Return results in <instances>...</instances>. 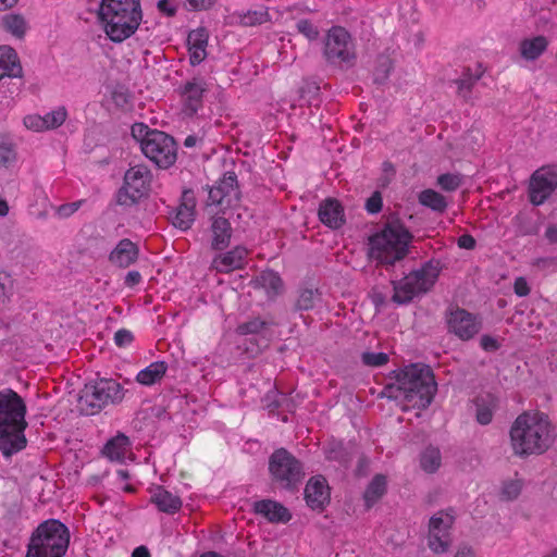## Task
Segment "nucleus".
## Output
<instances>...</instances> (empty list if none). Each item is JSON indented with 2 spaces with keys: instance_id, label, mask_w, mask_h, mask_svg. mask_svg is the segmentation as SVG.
I'll return each mask as SVG.
<instances>
[{
  "instance_id": "0e129e2a",
  "label": "nucleus",
  "mask_w": 557,
  "mask_h": 557,
  "mask_svg": "<svg viewBox=\"0 0 557 557\" xmlns=\"http://www.w3.org/2000/svg\"><path fill=\"white\" fill-rule=\"evenodd\" d=\"M141 282V274L138 271H129L124 280L127 287H134Z\"/></svg>"
},
{
  "instance_id": "423d86ee",
  "label": "nucleus",
  "mask_w": 557,
  "mask_h": 557,
  "mask_svg": "<svg viewBox=\"0 0 557 557\" xmlns=\"http://www.w3.org/2000/svg\"><path fill=\"white\" fill-rule=\"evenodd\" d=\"M70 537L64 523L57 519L46 520L32 533L26 557H64Z\"/></svg>"
},
{
  "instance_id": "774afa93",
  "label": "nucleus",
  "mask_w": 557,
  "mask_h": 557,
  "mask_svg": "<svg viewBox=\"0 0 557 557\" xmlns=\"http://www.w3.org/2000/svg\"><path fill=\"white\" fill-rule=\"evenodd\" d=\"M133 557H150V554L145 546H139L134 549Z\"/></svg>"
},
{
  "instance_id": "cd10ccee",
  "label": "nucleus",
  "mask_w": 557,
  "mask_h": 557,
  "mask_svg": "<svg viewBox=\"0 0 557 557\" xmlns=\"http://www.w3.org/2000/svg\"><path fill=\"white\" fill-rule=\"evenodd\" d=\"M212 231V248L215 250H223L230 244L232 237L231 223L222 216L213 220L211 225Z\"/></svg>"
},
{
  "instance_id": "ea45409f",
  "label": "nucleus",
  "mask_w": 557,
  "mask_h": 557,
  "mask_svg": "<svg viewBox=\"0 0 557 557\" xmlns=\"http://www.w3.org/2000/svg\"><path fill=\"white\" fill-rule=\"evenodd\" d=\"M493 401L485 403L484 400L478 399L476 401V421L482 425H487L493 420L494 414Z\"/></svg>"
},
{
  "instance_id": "864d4df0",
  "label": "nucleus",
  "mask_w": 557,
  "mask_h": 557,
  "mask_svg": "<svg viewBox=\"0 0 557 557\" xmlns=\"http://www.w3.org/2000/svg\"><path fill=\"white\" fill-rule=\"evenodd\" d=\"M383 207V199L380 191H374L367 200L366 202V210L371 213L375 214L379 213L382 210Z\"/></svg>"
},
{
  "instance_id": "c9c22d12",
  "label": "nucleus",
  "mask_w": 557,
  "mask_h": 557,
  "mask_svg": "<svg viewBox=\"0 0 557 557\" xmlns=\"http://www.w3.org/2000/svg\"><path fill=\"white\" fill-rule=\"evenodd\" d=\"M441 461L442 457L440 449L432 446L425 448L420 457L421 468L428 473L435 472L440 468Z\"/></svg>"
},
{
  "instance_id": "2eb2a0df",
  "label": "nucleus",
  "mask_w": 557,
  "mask_h": 557,
  "mask_svg": "<svg viewBox=\"0 0 557 557\" xmlns=\"http://www.w3.org/2000/svg\"><path fill=\"white\" fill-rule=\"evenodd\" d=\"M455 522L453 509L440 510L429 521L428 545L434 554L446 553L451 545L450 530Z\"/></svg>"
},
{
  "instance_id": "5701e85b",
  "label": "nucleus",
  "mask_w": 557,
  "mask_h": 557,
  "mask_svg": "<svg viewBox=\"0 0 557 557\" xmlns=\"http://www.w3.org/2000/svg\"><path fill=\"white\" fill-rule=\"evenodd\" d=\"M319 220L326 226L337 230L345 223L344 208L337 199L323 200L318 210Z\"/></svg>"
},
{
  "instance_id": "e2e57ef3",
  "label": "nucleus",
  "mask_w": 557,
  "mask_h": 557,
  "mask_svg": "<svg viewBox=\"0 0 557 557\" xmlns=\"http://www.w3.org/2000/svg\"><path fill=\"white\" fill-rule=\"evenodd\" d=\"M458 247L463 249H473L475 247V239L470 234H463L461 235L457 240Z\"/></svg>"
},
{
  "instance_id": "052dcab7",
  "label": "nucleus",
  "mask_w": 557,
  "mask_h": 557,
  "mask_svg": "<svg viewBox=\"0 0 557 557\" xmlns=\"http://www.w3.org/2000/svg\"><path fill=\"white\" fill-rule=\"evenodd\" d=\"M480 346L485 351H495L499 348L497 339L490 335H483L481 337Z\"/></svg>"
},
{
  "instance_id": "a878e982",
  "label": "nucleus",
  "mask_w": 557,
  "mask_h": 557,
  "mask_svg": "<svg viewBox=\"0 0 557 557\" xmlns=\"http://www.w3.org/2000/svg\"><path fill=\"white\" fill-rule=\"evenodd\" d=\"M22 72L16 51L9 46H0V81L5 77H20Z\"/></svg>"
},
{
  "instance_id": "412c9836",
  "label": "nucleus",
  "mask_w": 557,
  "mask_h": 557,
  "mask_svg": "<svg viewBox=\"0 0 557 557\" xmlns=\"http://www.w3.org/2000/svg\"><path fill=\"white\" fill-rule=\"evenodd\" d=\"M248 250L243 246H236L232 250L216 256L211 267L221 273H230L245 265Z\"/></svg>"
},
{
  "instance_id": "aec40b11",
  "label": "nucleus",
  "mask_w": 557,
  "mask_h": 557,
  "mask_svg": "<svg viewBox=\"0 0 557 557\" xmlns=\"http://www.w3.org/2000/svg\"><path fill=\"white\" fill-rule=\"evenodd\" d=\"M149 494L150 503L153 504L160 512L175 515L183 506L181 497L168 491L163 485L150 486Z\"/></svg>"
},
{
  "instance_id": "de8ad7c7",
  "label": "nucleus",
  "mask_w": 557,
  "mask_h": 557,
  "mask_svg": "<svg viewBox=\"0 0 557 557\" xmlns=\"http://www.w3.org/2000/svg\"><path fill=\"white\" fill-rule=\"evenodd\" d=\"M362 362L370 367H381L387 363L388 356L385 352H363Z\"/></svg>"
},
{
  "instance_id": "09e8293b",
  "label": "nucleus",
  "mask_w": 557,
  "mask_h": 557,
  "mask_svg": "<svg viewBox=\"0 0 557 557\" xmlns=\"http://www.w3.org/2000/svg\"><path fill=\"white\" fill-rule=\"evenodd\" d=\"M521 483L517 480L505 482L502 488V497L506 500H512L519 496Z\"/></svg>"
},
{
  "instance_id": "7ed1b4c3",
  "label": "nucleus",
  "mask_w": 557,
  "mask_h": 557,
  "mask_svg": "<svg viewBox=\"0 0 557 557\" xmlns=\"http://www.w3.org/2000/svg\"><path fill=\"white\" fill-rule=\"evenodd\" d=\"M395 384L403 397L404 409L428 408L437 391V384L432 369L423 363H412L398 370L395 375Z\"/></svg>"
},
{
  "instance_id": "dca6fc26",
  "label": "nucleus",
  "mask_w": 557,
  "mask_h": 557,
  "mask_svg": "<svg viewBox=\"0 0 557 557\" xmlns=\"http://www.w3.org/2000/svg\"><path fill=\"white\" fill-rule=\"evenodd\" d=\"M557 188V168L543 166L530 178L529 200L534 206L543 205Z\"/></svg>"
},
{
  "instance_id": "9b49d317",
  "label": "nucleus",
  "mask_w": 557,
  "mask_h": 557,
  "mask_svg": "<svg viewBox=\"0 0 557 557\" xmlns=\"http://www.w3.org/2000/svg\"><path fill=\"white\" fill-rule=\"evenodd\" d=\"M323 58L329 65L351 67L357 60L356 46L349 32L342 26H332L323 39Z\"/></svg>"
},
{
  "instance_id": "f8f14e48",
  "label": "nucleus",
  "mask_w": 557,
  "mask_h": 557,
  "mask_svg": "<svg viewBox=\"0 0 557 557\" xmlns=\"http://www.w3.org/2000/svg\"><path fill=\"white\" fill-rule=\"evenodd\" d=\"M269 472L274 483L289 491L297 488L305 476L302 463L285 448L271 454Z\"/></svg>"
},
{
  "instance_id": "c85d7f7f",
  "label": "nucleus",
  "mask_w": 557,
  "mask_h": 557,
  "mask_svg": "<svg viewBox=\"0 0 557 557\" xmlns=\"http://www.w3.org/2000/svg\"><path fill=\"white\" fill-rule=\"evenodd\" d=\"M548 47V40L545 36L539 35L532 38L523 39L519 45L520 54L528 61L539 59Z\"/></svg>"
},
{
  "instance_id": "bb28decb",
  "label": "nucleus",
  "mask_w": 557,
  "mask_h": 557,
  "mask_svg": "<svg viewBox=\"0 0 557 557\" xmlns=\"http://www.w3.org/2000/svg\"><path fill=\"white\" fill-rule=\"evenodd\" d=\"M131 445L128 436L117 433L106 443L102 448V455L111 461H122L129 451Z\"/></svg>"
},
{
  "instance_id": "37998d69",
  "label": "nucleus",
  "mask_w": 557,
  "mask_h": 557,
  "mask_svg": "<svg viewBox=\"0 0 557 557\" xmlns=\"http://www.w3.org/2000/svg\"><path fill=\"white\" fill-rule=\"evenodd\" d=\"M260 281L263 287L272 290L277 294L282 286L283 282L280 275L273 271L263 272L260 276Z\"/></svg>"
},
{
  "instance_id": "5fc2aeb1",
  "label": "nucleus",
  "mask_w": 557,
  "mask_h": 557,
  "mask_svg": "<svg viewBox=\"0 0 557 557\" xmlns=\"http://www.w3.org/2000/svg\"><path fill=\"white\" fill-rule=\"evenodd\" d=\"M209 201L211 205L230 206L231 201L225 197L224 194L214 185L209 190Z\"/></svg>"
},
{
  "instance_id": "a18cd8bd",
  "label": "nucleus",
  "mask_w": 557,
  "mask_h": 557,
  "mask_svg": "<svg viewBox=\"0 0 557 557\" xmlns=\"http://www.w3.org/2000/svg\"><path fill=\"white\" fill-rule=\"evenodd\" d=\"M268 21L265 11H248L240 17V24L244 26L261 25Z\"/></svg>"
},
{
  "instance_id": "7c9ffc66",
  "label": "nucleus",
  "mask_w": 557,
  "mask_h": 557,
  "mask_svg": "<svg viewBox=\"0 0 557 557\" xmlns=\"http://www.w3.org/2000/svg\"><path fill=\"white\" fill-rule=\"evenodd\" d=\"M168 370L164 361H154L140 370L136 375V382L145 386H151L162 380Z\"/></svg>"
},
{
  "instance_id": "b1692460",
  "label": "nucleus",
  "mask_w": 557,
  "mask_h": 557,
  "mask_svg": "<svg viewBox=\"0 0 557 557\" xmlns=\"http://www.w3.org/2000/svg\"><path fill=\"white\" fill-rule=\"evenodd\" d=\"M139 256L138 246L128 238L121 239L109 255V261L119 268H128Z\"/></svg>"
},
{
  "instance_id": "f03ea898",
  "label": "nucleus",
  "mask_w": 557,
  "mask_h": 557,
  "mask_svg": "<svg viewBox=\"0 0 557 557\" xmlns=\"http://www.w3.org/2000/svg\"><path fill=\"white\" fill-rule=\"evenodd\" d=\"M25 416L23 398L11 388L0 391V450L4 457H11L26 447Z\"/></svg>"
},
{
  "instance_id": "0eeeda50",
  "label": "nucleus",
  "mask_w": 557,
  "mask_h": 557,
  "mask_svg": "<svg viewBox=\"0 0 557 557\" xmlns=\"http://www.w3.org/2000/svg\"><path fill=\"white\" fill-rule=\"evenodd\" d=\"M126 391L113 379H100L84 386L78 398V408L86 416L99 413L108 406L123 401Z\"/></svg>"
},
{
  "instance_id": "9d476101",
  "label": "nucleus",
  "mask_w": 557,
  "mask_h": 557,
  "mask_svg": "<svg viewBox=\"0 0 557 557\" xmlns=\"http://www.w3.org/2000/svg\"><path fill=\"white\" fill-rule=\"evenodd\" d=\"M438 275V262L432 260L425 262L420 269L393 283V301L404 305L410 302L414 297L428 293L434 286Z\"/></svg>"
},
{
  "instance_id": "20e7f679",
  "label": "nucleus",
  "mask_w": 557,
  "mask_h": 557,
  "mask_svg": "<svg viewBox=\"0 0 557 557\" xmlns=\"http://www.w3.org/2000/svg\"><path fill=\"white\" fill-rule=\"evenodd\" d=\"M99 20L113 42L132 37L143 21L140 0H101Z\"/></svg>"
},
{
  "instance_id": "58836bf2",
  "label": "nucleus",
  "mask_w": 557,
  "mask_h": 557,
  "mask_svg": "<svg viewBox=\"0 0 557 557\" xmlns=\"http://www.w3.org/2000/svg\"><path fill=\"white\" fill-rule=\"evenodd\" d=\"M15 146L5 138H0V166L9 168L16 161Z\"/></svg>"
},
{
  "instance_id": "c756f323",
  "label": "nucleus",
  "mask_w": 557,
  "mask_h": 557,
  "mask_svg": "<svg viewBox=\"0 0 557 557\" xmlns=\"http://www.w3.org/2000/svg\"><path fill=\"white\" fill-rule=\"evenodd\" d=\"M195 206L194 198L185 196L173 216V225L183 231L190 228L195 221Z\"/></svg>"
},
{
  "instance_id": "a211bd4d",
  "label": "nucleus",
  "mask_w": 557,
  "mask_h": 557,
  "mask_svg": "<svg viewBox=\"0 0 557 557\" xmlns=\"http://www.w3.org/2000/svg\"><path fill=\"white\" fill-rule=\"evenodd\" d=\"M206 90L207 84L201 77H194L181 87L182 111L186 116H193L202 108Z\"/></svg>"
},
{
  "instance_id": "4468645a",
  "label": "nucleus",
  "mask_w": 557,
  "mask_h": 557,
  "mask_svg": "<svg viewBox=\"0 0 557 557\" xmlns=\"http://www.w3.org/2000/svg\"><path fill=\"white\" fill-rule=\"evenodd\" d=\"M144 154L161 169L173 165L177 157V147L174 138L164 132L154 129L141 143Z\"/></svg>"
},
{
  "instance_id": "473e14b6",
  "label": "nucleus",
  "mask_w": 557,
  "mask_h": 557,
  "mask_svg": "<svg viewBox=\"0 0 557 557\" xmlns=\"http://www.w3.org/2000/svg\"><path fill=\"white\" fill-rule=\"evenodd\" d=\"M419 202L436 212H444L447 208L445 197L434 189H424L419 194Z\"/></svg>"
},
{
  "instance_id": "49530a36",
  "label": "nucleus",
  "mask_w": 557,
  "mask_h": 557,
  "mask_svg": "<svg viewBox=\"0 0 557 557\" xmlns=\"http://www.w3.org/2000/svg\"><path fill=\"white\" fill-rule=\"evenodd\" d=\"M392 69V61L388 58L380 59L379 65L374 73V82L377 84H383L388 78Z\"/></svg>"
},
{
  "instance_id": "79ce46f5",
  "label": "nucleus",
  "mask_w": 557,
  "mask_h": 557,
  "mask_svg": "<svg viewBox=\"0 0 557 557\" xmlns=\"http://www.w3.org/2000/svg\"><path fill=\"white\" fill-rule=\"evenodd\" d=\"M269 325L267 321L259 318H253L247 322L240 323L237 326V333L240 335L258 334Z\"/></svg>"
},
{
  "instance_id": "2f4dec72",
  "label": "nucleus",
  "mask_w": 557,
  "mask_h": 557,
  "mask_svg": "<svg viewBox=\"0 0 557 557\" xmlns=\"http://www.w3.org/2000/svg\"><path fill=\"white\" fill-rule=\"evenodd\" d=\"M386 493V478L376 474L364 491L363 499L367 508H371Z\"/></svg>"
},
{
  "instance_id": "1a4fd4ad",
  "label": "nucleus",
  "mask_w": 557,
  "mask_h": 557,
  "mask_svg": "<svg viewBox=\"0 0 557 557\" xmlns=\"http://www.w3.org/2000/svg\"><path fill=\"white\" fill-rule=\"evenodd\" d=\"M438 275V262L432 260L425 262L420 269L393 283V301L404 305L410 302L414 297L428 293L434 286Z\"/></svg>"
},
{
  "instance_id": "4be33fe9",
  "label": "nucleus",
  "mask_w": 557,
  "mask_h": 557,
  "mask_svg": "<svg viewBox=\"0 0 557 557\" xmlns=\"http://www.w3.org/2000/svg\"><path fill=\"white\" fill-rule=\"evenodd\" d=\"M253 511L271 523H287L292 519L288 509L272 499H262L253 504Z\"/></svg>"
},
{
  "instance_id": "f704fd0d",
  "label": "nucleus",
  "mask_w": 557,
  "mask_h": 557,
  "mask_svg": "<svg viewBox=\"0 0 557 557\" xmlns=\"http://www.w3.org/2000/svg\"><path fill=\"white\" fill-rule=\"evenodd\" d=\"M320 301L321 294L318 289L304 288L299 292L295 308L300 311L312 310Z\"/></svg>"
},
{
  "instance_id": "a19ab883",
  "label": "nucleus",
  "mask_w": 557,
  "mask_h": 557,
  "mask_svg": "<svg viewBox=\"0 0 557 557\" xmlns=\"http://www.w3.org/2000/svg\"><path fill=\"white\" fill-rule=\"evenodd\" d=\"M67 116L66 109L64 107H60L51 112H48L44 115L46 131L53 129L61 126Z\"/></svg>"
},
{
  "instance_id": "ddd939ff",
  "label": "nucleus",
  "mask_w": 557,
  "mask_h": 557,
  "mask_svg": "<svg viewBox=\"0 0 557 557\" xmlns=\"http://www.w3.org/2000/svg\"><path fill=\"white\" fill-rule=\"evenodd\" d=\"M151 173L146 165L131 166L125 175L124 183L117 193V203L131 207L136 205L150 189Z\"/></svg>"
},
{
  "instance_id": "72a5a7b5",
  "label": "nucleus",
  "mask_w": 557,
  "mask_h": 557,
  "mask_svg": "<svg viewBox=\"0 0 557 557\" xmlns=\"http://www.w3.org/2000/svg\"><path fill=\"white\" fill-rule=\"evenodd\" d=\"M2 26L5 32L15 38L22 39L25 36L27 24L21 14H7L2 17Z\"/></svg>"
},
{
  "instance_id": "13d9d810",
  "label": "nucleus",
  "mask_w": 557,
  "mask_h": 557,
  "mask_svg": "<svg viewBox=\"0 0 557 557\" xmlns=\"http://www.w3.org/2000/svg\"><path fill=\"white\" fill-rule=\"evenodd\" d=\"M186 4L190 10L202 11L209 10L215 2V0H185Z\"/></svg>"
},
{
  "instance_id": "6e6552de",
  "label": "nucleus",
  "mask_w": 557,
  "mask_h": 557,
  "mask_svg": "<svg viewBox=\"0 0 557 557\" xmlns=\"http://www.w3.org/2000/svg\"><path fill=\"white\" fill-rule=\"evenodd\" d=\"M438 275V262L432 260L425 262L420 269L393 283V301L404 305L410 302L414 297L428 293L434 286Z\"/></svg>"
},
{
  "instance_id": "39448f33",
  "label": "nucleus",
  "mask_w": 557,
  "mask_h": 557,
  "mask_svg": "<svg viewBox=\"0 0 557 557\" xmlns=\"http://www.w3.org/2000/svg\"><path fill=\"white\" fill-rule=\"evenodd\" d=\"M412 234L400 223H388L369 238V256L381 264L393 265L408 253Z\"/></svg>"
},
{
  "instance_id": "338daca9",
  "label": "nucleus",
  "mask_w": 557,
  "mask_h": 557,
  "mask_svg": "<svg viewBox=\"0 0 557 557\" xmlns=\"http://www.w3.org/2000/svg\"><path fill=\"white\" fill-rule=\"evenodd\" d=\"M454 557H474V552L471 547L462 546L459 547Z\"/></svg>"
},
{
  "instance_id": "4d7b16f0",
  "label": "nucleus",
  "mask_w": 557,
  "mask_h": 557,
  "mask_svg": "<svg viewBox=\"0 0 557 557\" xmlns=\"http://www.w3.org/2000/svg\"><path fill=\"white\" fill-rule=\"evenodd\" d=\"M81 205H82L81 200L71 202V203L61 205L57 209V214L60 218H64V219L69 218L79 209Z\"/></svg>"
},
{
  "instance_id": "e433bc0d",
  "label": "nucleus",
  "mask_w": 557,
  "mask_h": 557,
  "mask_svg": "<svg viewBox=\"0 0 557 557\" xmlns=\"http://www.w3.org/2000/svg\"><path fill=\"white\" fill-rule=\"evenodd\" d=\"M215 186L225 195L230 201L238 198L237 177L234 172H227L215 183Z\"/></svg>"
},
{
  "instance_id": "bf43d9fd",
  "label": "nucleus",
  "mask_w": 557,
  "mask_h": 557,
  "mask_svg": "<svg viewBox=\"0 0 557 557\" xmlns=\"http://www.w3.org/2000/svg\"><path fill=\"white\" fill-rule=\"evenodd\" d=\"M513 290L519 297H524L530 294V287L524 277H517L515 280Z\"/></svg>"
},
{
  "instance_id": "6ab92c4d",
  "label": "nucleus",
  "mask_w": 557,
  "mask_h": 557,
  "mask_svg": "<svg viewBox=\"0 0 557 557\" xmlns=\"http://www.w3.org/2000/svg\"><path fill=\"white\" fill-rule=\"evenodd\" d=\"M330 487L322 475L312 476L305 487L306 504L313 510H323L330 503Z\"/></svg>"
},
{
  "instance_id": "c03bdc74",
  "label": "nucleus",
  "mask_w": 557,
  "mask_h": 557,
  "mask_svg": "<svg viewBox=\"0 0 557 557\" xmlns=\"http://www.w3.org/2000/svg\"><path fill=\"white\" fill-rule=\"evenodd\" d=\"M461 177L458 174L445 173L437 177L438 186L446 191H454L461 185Z\"/></svg>"
},
{
  "instance_id": "6e6d98bb",
  "label": "nucleus",
  "mask_w": 557,
  "mask_h": 557,
  "mask_svg": "<svg viewBox=\"0 0 557 557\" xmlns=\"http://www.w3.org/2000/svg\"><path fill=\"white\" fill-rule=\"evenodd\" d=\"M153 131L154 129H149L148 126L143 123H135L132 126V134L134 138L140 141V144L143 143V140H146L149 134H151V132Z\"/></svg>"
},
{
  "instance_id": "4c0bfd02",
  "label": "nucleus",
  "mask_w": 557,
  "mask_h": 557,
  "mask_svg": "<svg viewBox=\"0 0 557 557\" xmlns=\"http://www.w3.org/2000/svg\"><path fill=\"white\" fill-rule=\"evenodd\" d=\"M481 73L472 74L469 69L462 74V76L456 81L458 95L463 99H468L472 87L480 79Z\"/></svg>"
},
{
  "instance_id": "f3484780",
  "label": "nucleus",
  "mask_w": 557,
  "mask_h": 557,
  "mask_svg": "<svg viewBox=\"0 0 557 557\" xmlns=\"http://www.w3.org/2000/svg\"><path fill=\"white\" fill-rule=\"evenodd\" d=\"M447 325L450 333L461 341H468L479 333L481 323L478 318L465 309L453 310L447 318Z\"/></svg>"
},
{
  "instance_id": "f257e3e1",
  "label": "nucleus",
  "mask_w": 557,
  "mask_h": 557,
  "mask_svg": "<svg viewBox=\"0 0 557 557\" xmlns=\"http://www.w3.org/2000/svg\"><path fill=\"white\" fill-rule=\"evenodd\" d=\"M510 445L516 456L540 455L550 445V422L547 414L539 410L520 413L509 430Z\"/></svg>"
},
{
  "instance_id": "603ef678",
  "label": "nucleus",
  "mask_w": 557,
  "mask_h": 557,
  "mask_svg": "<svg viewBox=\"0 0 557 557\" xmlns=\"http://www.w3.org/2000/svg\"><path fill=\"white\" fill-rule=\"evenodd\" d=\"M113 341L117 347L125 348V347H128L133 343L134 335L127 329H120L115 332Z\"/></svg>"
},
{
  "instance_id": "69168bd1",
  "label": "nucleus",
  "mask_w": 557,
  "mask_h": 557,
  "mask_svg": "<svg viewBox=\"0 0 557 557\" xmlns=\"http://www.w3.org/2000/svg\"><path fill=\"white\" fill-rule=\"evenodd\" d=\"M545 237L549 243H557V226L549 225L545 231Z\"/></svg>"
},
{
  "instance_id": "393cba45",
  "label": "nucleus",
  "mask_w": 557,
  "mask_h": 557,
  "mask_svg": "<svg viewBox=\"0 0 557 557\" xmlns=\"http://www.w3.org/2000/svg\"><path fill=\"white\" fill-rule=\"evenodd\" d=\"M189 61L191 65L200 64L207 57L208 35L206 29L191 30L187 38Z\"/></svg>"
},
{
  "instance_id": "8fccbe9b",
  "label": "nucleus",
  "mask_w": 557,
  "mask_h": 557,
  "mask_svg": "<svg viewBox=\"0 0 557 557\" xmlns=\"http://www.w3.org/2000/svg\"><path fill=\"white\" fill-rule=\"evenodd\" d=\"M297 29L309 40H315L319 37V30L309 20H300L297 23Z\"/></svg>"
},
{
  "instance_id": "680f3d73",
  "label": "nucleus",
  "mask_w": 557,
  "mask_h": 557,
  "mask_svg": "<svg viewBox=\"0 0 557 557\" xmlns=\"http://www.w3.org/2000/svg\"><path fill=\"white\" fill-rule=\"evenodd\" d=\"M157 7L158 10L166 16H174L176 14V7L169 0H159Z\"/></svg>"
},
{
  "instance_id": "3c124183",
  "label": "nucleus",
  "mask_w": 557,
  "mask_h": 557,
  "mask_svg": "<svg viewBox=\"0 0 557 557\" xmlns=\"http://www.w3.org/2000/svg\"><path fill=\"white\" fill-rule=\"evenodd\" d=\"M23 123H24L25 127L30 131H34V132L46 131L45 119L41 115H38V114L26 115L23 120Z\"/></svg>"
}]
</instances>
